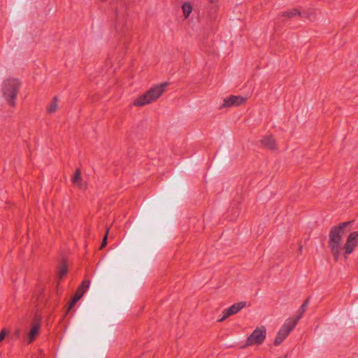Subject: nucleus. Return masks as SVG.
Wrapping results in <instances>:
<instances>
[{
	"label": "nucleus",
	"instance_id": "10",
	"mask_svg": "<svg viewBox=\"0 0 358 358\" xmlns=\"http://www.w3.org/2000/svg\"><path fill=\"white\" fill-rule=\"evenodd\" d=\"M245 99L240 96H231L224 100V106L229 107L232 106H239L244 103Z\"/></svg>",
	"mask_w": 358,
	"mask_h": 358
},
{
	"label": "nucleus",
	"instance_id": "15",
	"mask_svg": "<svg viewBox=\"0 0 358 358\" xmlns=\"http://www.w3.org/2000/svg\"><path fill=\"white\" fill-rule=\"evenodd\" d=\"M67 273V268L65 264H62L58 271V278L59 280H61L66 274Z\"/></svg>",
	"mask_w": 358,
	"mask_h": 358
},
{
	"label": "nucleus",
	"instance_id": "8",
	"mask_svg": "<svg viewBox=\"0 0 358 358\" xmlns=\"http://www.w3.org/2000/svg\"><path fill=\"white\" fill-rule=\"evenodd\" d=\"M41 329V324L39 322H34L29 331L27 334L24 338V341L28 343H31L35 338L38 336Z\"/></svg>",
	"mask_w": 358,
	"mask_h": 358
},
{
	"label": "nucleus",
	"instance_id": "14",
	"mask_svg": "<svg viewBox=\"0 0 358 358\" xmlns=\"http://www.w3.org/2000/svg\"><path fill=\"white\" fill-rule=\"evenodd\" d=\"M182 9L185 17H187L192 11V7L189 3H183Z\"/></svg>",
	"mask_w": 358,
	"mask_h": 358
},
{
	"label": "nucleus",
	"instance_id": "4",
	"mask_svg": "<svg viewBox=\"0 0 358 358\" xmlns=\"http://www.w3.org/2000/svg\"><path fill=\"white\" fill-rule=\"evenodd\" d=\"M296 325V322H292V318L287 319L279 330L275 339L274 344L275 345H280L287 338L291 331L294 329Z\"/></svg>",
	"mask_w": 358,
	"mask_h": 358
},
{
	"label": "nucleus",
	"instance_id": "18",
	"mask_svg": "<svg viewBox=\"0 0 358 358\" xmlns=\"http://www.w3.org/2000/svg\"><path fill=\"white\" fill-rule=\"evenodd\" d=\"M107 244V234L105 235L103 241L101 243V248H103L105 247V245Z\"/></svg>",
	"mask_w": 358,
	"mask_h": 358
},
{
	"label": "nucleus",
	"instance_id": "11",
	"mask_svg": "<svg viewBox=\"0 0 358 358\" xmlns=\"http://www.w3.org/2000/svg\"><path fill=\"white\" fill-rule=\"evenodd\" d=\"M308 303H309L308 299H306L303 303V304L301 305V306L299 308V309L298 310V313H299L298 316H296L294 318H292V322H296V324L298 323L299 320L302 317L303 313L306 312V308H307V306L308 305Z\"/></svg>",
	"mask_w": 358,
	"mask_h": 358
},
{
	"label": "nucleus",
	"instance_id": "5",
	"mask_svg": "<svg viewBox=\"0 0 358 358\" xmlns=\"http://www.w3.org/2000/svg\"><path fill=\"white\" fill-rule=\"evenodd\" d=\"M266 331L265 327H257L248 338L246 345H253L262 344L266 338Z\"/></svg>",
	"mask_w": 358,
	"mask_h": 358
},
{
	"label": "nucleus",
	"instance_id": "13",
	"mask_svg": "<svg viewBox=\"0 0 358 358\" xmlns=\"http://www.w3.org/2000/svg\"><path fill=\"white\" fill-rule=\"evenodd\" d=\"M57 108V98L55 97L52 102L48 106L47 111L48 113H53Z\"/></svg>",
	"mask_w": 358,
	"mask_h": 358
},
{
	"label": "nucleus",
	"instance_id": "1",
	"mask_svg": "<svg viewBox=\"0 0 358 358\" xmlns=\"http://www.w3.org/2000/svg\"><path fill=\"white\" fill-rule=\"evenodd\" d=\"M352 223V221L341 222L338 225L333 227L330 230L329 248L336 261L338 260L343 251L345 256L351 254L358 243V233L355 231L350 234L345 244L343 245L344 229L350 226Z\"/></svg>",
	"mask_w": 358,
	"mask_h": 358
},
{
	"label": "nucleus",
	"instance_id": "17",
	"mask_svg": "<svg viewBox=\"0 0 358 358\" xmlns=\"http://www.w3.org/2000/svg\"><path fill=\"white\" fill-rule=\"evenodd\" d=\"M89 287H90V281L89 280H84L82 282V285H81L82 289H85V290H86L87 289H88Z\"/></svg>",
	"mask_w": 358,
	"mask_h": 358
},
{
	"label": "nucleus",
	"instance_id": "9",
	"mask_svg": "<svg viewBox=\"0 0 358 358\" xmlns=\"http://www.w3.org/2000/svg\"><path fill=\"white\" fill-rule=\"evenodd\" d=\"M71 181L73 184L78 187L81 190H85L87 188V183L83 180L81 176H80V171L79 169H77L76 172L74 173Z\"/></svg>",
	"mask_w": 358,
	"mask_h": 358
},
{
	"label": "nucleus",
	"instance_id": "6",
	"mask_svg": "<svg viewBox=\"0 0 358 358\" xmlns=\"http://www.w3.org/2000/svg\"><path fill=\"white\" fill-rule=\"evenodd\" d=\"M282 15V17H285L287 18H291L296 15H299L301 17H306L309 20H313L315 19V17L313 15V12L312 10H310L308 11L301 12L298 9L294 8V9H292V10L283 12Z\"/></svg>",
	"mask_w": 358,
	"mask_h": 358
},
{
	"label": "nucleus",
	"instance_id": "20",
	"mask_svg": "<svg viewBox=\"0 0 358 358\" xmlns=\"http://www.w3.org/2000/svg\"><path fill=\"white\" fill-rule=\"evenodd\" d=\"M209 1H210V3H214V2H215V0H209Z\"/></svg>",
	"mask_w": 358,
	"mask_h": 358
},
{
	"label": "nucleus",
	"instance_id": "12",
	"mask_svg": "<svg viewBox=\"0 0 358 358\" xmlns=\"http://www.w3.org/2000/svg\"><path fill=\"white\" fill-rule=\"evenodd\" d=\"M262 143L269 149H273L275 147V141L272 136L264 137L262 141Z\"/></svg>",
	"mask_w": 358,
	"mask_h": 358
},
{
	"label": "nucleus",
	"instance_id": "19",
	"mask_svg": "<svg viewBox=\"0 0 358 358\" xmlns=\"http://www.w3.org/2000/svg\"><path fill=\"white\" fill-rule=\"evenodd\" d=\"M6 334V333L4 330L1 331V332L0 333V342L4 339Z\"/></svg>",
	"mask_w": 358,
	"mask_h": 358
},
{
	"label": "nucleus",
	"instance_id": "16",
	"mask_svg": "<svg viewBox=\"0 0 358 358\" xmlns=\"http://www.w3.org/2000/svg\"><path fill=\"white\" fill-rule=\"evenodd\" d=\"M83 292H80L79 291H78L76 294L74 295L73 299H72V302H71V305L73 306V304H75L83 296Z\"/></svg>",
	"mask_w": 358,
	"mask_h": 358
},
{
	"label": "nucleus",
	"instance_id": "7",
	"mask_svg": "<svg viewBox=\"0 0 358 358\" xmlns=\"http://www.w3.org/2000/svg\"><path fill=\"white\" fill-rule=\"evenodd\" d=\"M246 305L245 302H239L232 305L231 307L225 309L223 312V317L219 320L220 322L224 321L228 317L235 315L238 313Z\"/></svg>",
	"mask_w": 358,
	"mask_h": 358
},
{
	"label": "nucleus",
	"instance_id": "3",
	"mask_svg": "<svg viewBox=\"0 0 358 358\" xmlns=\"http://www.w3.org/2000/svg\"><path fill=\"white\" fill-rule=\"evenodd\" d=\"M20 83L17 79L10 78L3 83L2 92L4 98L10 106L15 105V100L20 88Z\"/></svg>",
	"mask_w": 358,
	"mask_h": 358
},
{
	"label": "nucleus",
	"instance_id": "21",
	"mask_svg": "<svg viewBox=\"0 0 358 358\" xmlns=\"http://www.w3.org/2000/svg\"><path fill=\"white\" fill-rule=\"evenodd\" d=\"M358 233V231H357Z\"/></svg>",
	"mask_w": 358,
	"mask_h": 358
},
{
	"label": "nucleus",
	"instance_id": "2",
	"mask_svg": "<svg viewBox=\"0 0 358 358\" xmlns=\"http://www.w3.org/2000/svg\"><path fill=\"white\" fill-rule=\"evenodd\" d=\"M167 86V83H163L154 86L145 94L135 99L134 104L136 106H143L156 101L163 94Z\"/></svg>",
	"mask_w": 358,
	"mask_h": 358
}]
</instances>
